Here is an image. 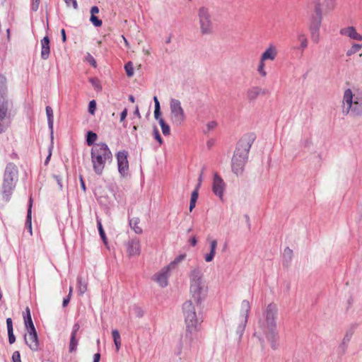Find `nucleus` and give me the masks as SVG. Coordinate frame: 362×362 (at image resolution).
I'll list each match as a JSON object with an SVG mask.
<instances>
[{
  "label": "nucleus",
  "mask_w": 362,
  "mask_h": 362,
  "mask_svg": "<svg viewBox=\"0 0 362 362\" xmlns=\"http://www.w3.org/2000/svg\"><path fill=\"white\" fill-rule=\"evenodd\" d=\"M78 283V291L80 295H83L87 291V284L86 282L82 281V278L78 276L77 278Z\"/></svg>",
  "instance_id": "473e14b6"
},
{
  "label": "nucleus",
  "mask_w": 362,
  "mask_h": 362,
  "mask_svg": "<svg viewBox=\"0 0 362 362\" xmlns=\"http://www.w3.org/2000/svg\"><path fill=\"white\" fill-rule=\"evenodd\" d=\"M160 115H161L160 110H154V117H155L156 119L159 121V119L161 118Z\"/></svg>",
  "instance_id": "e2e57ef3"
},
{
  "label": "nucleus",
  "mask_w": 362,
  "mask_h": 362,
  "mask_svg": "<svg viewBox=\"0 0 362 362\" xmlns=\"http://www.w3.org/2000/svg\"><path fill=\"white\" fill-rule=\"evenodd\" d=\"M9 123V117H0V134L3 133L7 129Z\"/></svg>",
  "instance_id": "f704fd0d"
},
{
  "label": "nucleus",
  "mask_w": 362,
  "mask_h": 362,
  "mask_svg": "<svg viewBox=\"0 0 362 362\" xmlns=\"http://www.w3.org/2000/svg\"><path fill=\"white\" fill-rule=\"evenodd\" d=\"M189 291L192 298L194 300L199 308L202 301L206 298L208 292V287L203 279V274L199 268L192 269L190 275Z\"/></svg>",
  "instance_id": "20e7f679"
},
{
  "label": "nucleus",
  "mask_w": 362,
  "mask_h": 362,
  "mask_svg": "<svg viewBox=\"0 0 362 362\" xmlns=\"http://www.w3.org/2000/svg\"><path fill=\"white\" fill-rule=\"evenodd\" d=\"M67 6L72 5L74 9H78V3L76 0H64Z\"/></svg>",
  "instance_id": "864d4df0"
},
{
  "label": "nucleus",
  "mask_w": 362,
  "mask_h": 362,
  "mask_svg": "<svg viewBox=\"0 0 362 362\" xmlns=\"http://www.w3.org/2000/svg\"><path fill=\"white\" fill-rule=\"evenodd\" d=\"M41 57L42 59H47L50 53L49 38L48 36H45L41 40Z\"/></svg>",
  "instance_id": "aec40b11"
},
{
  "label": "nucleus",
  "mask_w": 362,
  "mask_h": 362,
  "mask_svg": "<svg viewBox=\"0 0 362 362\" xmlns=\"http://www.w3.org/2000/svg\"><path fill=\"white\" fill-rule=\"evenodd\" d=\"M170 270V269H167L166 267H164L159 273L154 275V281H156L161 287H165L168 286V273Z\"/></svg>",
  "instance_id": "f3484780"
},
{
  "label": "nucleus",
  "mask_w": 362,
  "mask_h": 362,
  "mask_svg": "<svg viewBox=\"0 0 362 362\" xmlns=\"http://www.w3.org/2000/svg\"><path fill=\"white\" fill-rule=\"evenodd\" d=\"M93 169L98 175L103 173L107 162L112 160V154L105 143L95 144L90 151Z\"/></svg>",
  "instance_id": "39448f33"
},
{
  "label": "nucleus",
  "mask_w": 362,
  "mask_h": 362,
  "mask_svg": "<svg viewBox=\"0 0 362 362\" xmlns=\"http://www.w3.org/2000/svg\"><path fill=\"white\" fill-rule=\"evenodd\" d=\"M186 257V255L185 254H182V255H178L175 259L174 261H173L168 267H167V269H174L175 267V266L180 263V262H182L183 259H185V258Z\"/></svg>",
  "instance_id": "c9c22d12"
},
{
  "label": "nucleus",
  "mask_w": 362,
  "mask_h": 362,
  "mask_svg": "<svg viewBox=\"0 0 362 362\" xmlns=\"http://www.w3.org/2000/svg\"><path fill=\"white\" fill-rule=\"evenodd\" d=\"M139 222L140 220L139 218H132L129 221V224L130 227L134 230V231L136 234H141L143 232L142 228L139 226Z\"/></svg>",
  "instance_id": "bb28decb"
},
{
  "label": "nucleus",
  "mask_w": 362,
  "mask_h": 362,
  "mask_svg": "<svg viewBox=\"0 0 362 362\" xmlns=\"http://www.w3.org/2000/svg\"><path fill=\"white\" fill-rule=\"evenodd\" d=\"M100 359V353L95 354L94 356H93V362H99Z\"/></svg>",
  "instance_id": "774afa93"
},
{
  "label": "nucleus",
  "mask_w": 362,
  "mask_h": 362,
  "mask_svg": "<svg viewBox=\"0 0 362 362\" xmlns=\"http://www.w3.org/2000/svg\"><path fill=\"white\" fill-rule=\"evenodd\" d=\"M339 33L341 35L347 36L352 40L362 41V35L358 33L354 26L341 28Z\"/></svg>",
  "instance_id": "dca6fc26"
},
{
  "label": "nucleus",
  "mask_w": 362,
  "mask_h": 362,
  "mask_svg": "<svg viewBox=\"0 0 362 362\" xmlns=\"http://www.w3.org/2000/svg\"><path fill=\"white\" fill-rule=\"evenodd\" d=\"M352 332L349 331V332H347L342 340V342L341 344L339 345V350L341 351V354H344L346 349H347V346H348V344L349 342L351 340V338L352 337Z\"/></svg>",
  "instance_id": "a878e982"
},
{
  "label": "nucleus",
  "mask_w": 362,
  "mask_h": 362,
  "mask_svg": "<svg viewBox=\"0 0 362 362\" xmlns=\"http://www.w3.org/2000/svg\"><path fill=\"white\" fill-rule=\"evenodd\" d=\"M342 113L347 115L349 113L354 116L362 115V91L352 92L346 89L343 95Z\"/></svg>",
  "instance_id": "423d86ee"
},
{
  "label": "nucleus",
  "mask_w": 362,
  "mask_h": 362,
  "mask_svg": "<svg viewBox=\"0 0 362 362\" xmlns=\"http://www.w3.org/2000/svg\"><path fill=\"white\" fill-rule=\"evenodd\" d=\"M255 141L253 134L243 136L237 144L231 160L232 171L236 175H241L248 158L249 151Z\"/></svg>",
  "instance_id": "f03ea898"
},
{
  "label": "nucleus",
  "mask_w": 362,
  "mask_h": 362,
  "mask_svg": "<svg viewBox=\"0 0 362 362\" xmlns=\"http://www.w3.org/2000/svg\"><path fill=\"white\" fill-rule=\"evenodd\" d=\"M98 12H99V8L96 6H93L90 9L91 15H95V14L98 13Z\"/></svg>",
  "instance_id": "338daca9"
},
{
  "label": "nucleus",
  "mask_w": 362,
  "mask_h": 362,
  "mask_svg": "<svg viewBox=\"0 0 362 362\" xmlns=\"http://www.w3.org/2000/svg\"><path fill=\"white\" fill-rule=\"evenodd\" d=\"M310 33L312 41L318 43L320 39V31H310Z\"/></svg>",
  "instance_id": "49530a36"
},
{
  "label": "nucleus",
  "mask_w": 362,
  "mask_h": 362,
  "mask_svg": "<svg viewBox=\"0 0 362 362\" xmlns=\"http://www.w3.org/2000/svg\"><path fill=\"white\" fill-rule=\"evenodd\" d=\"M278 313L277 307L275 304L270 303L267 305L264 312L265 320L259 322V327L267 339L271 343L273 349H276V318Z\"/></svg>",
  "instance_id": "7ed1b4c3"
},
{
  "label": "nucleus",
  "mask_w": 362,
  "mask_h": 362,
  "mask_svg": "<svg viewBox=\"0 0 362 362\" xmlns=\"http://www.w3.org/2000/svg\"><path fill=\"white\" fill-rule=\"evenodd\" d=\"M89 81L95 90H100L102 89V86L100 85V81L98 78H90L89 79Z\"/></svg>",
  "instance_id": "c03bdc74"
},
{
  "label": "nucleus",
  "mask_w": 362,
  "mask_h": 362,
  "mask_svg": "<svg viewBox=\"0 0 362 362\" xmlns=\"http://www.w3.org/2000/svg\"><path fill=\"white\" fill-rule=\"evenodd\" d=\"M198 16L202 34L209 35L212 33L213 24L209 9L206 7H201L198 11Z\"/></svg>",
  "instance_id": "1a4fd4ad"
},
{
  "label": "nucleus",
  "mask_w": 362,
  "mask_h": 362,
  "mask_svg": "<svg viewBox=\"0 0 362 362\" xmlns=\"http://www.w3.org/2000/svg\"><path fill=\"white\" fill-rule=\"evenodd\" d=\"M6 78L4 76L0 74V98L6 97Z\"/></svg>",
  "instance_id": "c85d7f7f"
},
{
  "label": "nucleus",
  "mask_w": 362,
  "mask_h": 362,
  "mask_svg": "<svg viewBox=\"0 0 362 362\" xmlns=\"http://www.w3.org/2000/svg\"><path fill=\"white\" fill-rule=\"evenodd\" d=\"M46 115L47 117V123L49 129L51 130V133L53 132V124H54V115L53 110L50 106L46 107Z\"/></svg>",
  "instance_id": "cd10ccee"
},
{
  "label": "nucleus",
  "mask_w": 362,
  "mask_h": 362,
  "mask_svg": "<svg viewBox=\"0 0 362 362\" xmlns=\"http://www.w3.org/2000/svg\"><path fill=\"white\" fill-rule=\"evenodd\" d=\"M96 109V102L95 100H93L90 101L88 105V112L91 115H94Z\"/></svg>",
  "instance_id": "09e8293b"
},
{
  "label": "nucleus",
  "mask_w": 362,
  "mask_h": 362,
  "mask_svg": "<svg viewBox=\"0 0 362 362\" xmlns=\"http://www.w3.org/2000/svg\"><path fill=\"white\" fill-rule=\"evenodd\" d=\"M127 252L129 257L139 255L141 252L140 242L137 238L128 240L126 243Z\"/></svg>",
  "instance_id": "4468645a"
},
{
  "label": "nucleus",
  "mask_w": 362,
  "mask_h": 362,
  "mask_svg": "<svg viewBox=\"0 0 362 362\" xmlns=\"http://www.w3.org/2000/svg\"><path fill=\"white\" fill-rule=\"evenodd\" d=\"M215 254L209 252V253L206 254L204 257V259L206 262H211L214 258Z\"/></svg>",
  "instance_id": "6e6d98bb"
},
{
  "label": "nucleus",
  "mask_w": 362,
  "mask_h": 362,
  "mask_svg": "<svg viewBox=\"0 0 362 362\" xmlns=\"http://www.w3.org/2000/svg\"><path fill=\"white\" fill-rule=\"evenodd\" d=\"M77 335L71 334L70 342L69 346V352L76 351L78 344V339L76 338Z\"/></svg>",
  "instance_id": "7c9ffc66"
},
{
  "label": "nucleus",
  "mask_w": 362,
  "mask_h": 362,
  "mask_svg": "<svg viewBox=\"0 0 362 362\" xmlns=\"http://www.w3.org/2000/svg\"><path fill=\"white\" fill-rule=\"evenodd\" d=\"M269 93V90L265 88H262L259 86H252L247 89L246 95L249 101H255L258 96L264 95Z\"/></svg>",
  "instance_id": "2eb2a0df"
},
{
  "label": "nucleus",
  "mask_w": 362,
  "mask_h": 362,
  "mask_svg": "<svg viewBox=\"0 0 362 362\" xmlns=\"http://www.w3.org/2000/svg\"><path fill=\"white\" fill-rule=\"evenodd\" d=\"M314 11L315 13L314 17H319L322 18V10L321 8V4L319 1H315Z\"/></svg>",
  "instance_id": "a19ab883"
},
{
  "label": "nucleus",
  "mask_w": 362,
  "mask_h": 362,
  "mask_svg": "<svg viewBox=\"0 0 362 362\" xmlns=\"http://www.w3.org/2000/svg\"><path fill=\"white\" fill-rule=\"evenodd\" d=\"M112 335L116 346V350L118 351L121 346V337L119 332L117 329H113L112 331Z\"/></svg>",
  "instance_id": "c756f323"
},
{
  "label": "nucleus",
  "mask_w": 362,
  "mask_h": 362,
  "mask_svg": "<svg viewBox=\"0 0 362 362\" xmlns=\"http://www.w3.org/2000/svg\"><path fill=\"white\" fill-rule=\"evenodd\" d=\"M90 21L95 26V27H100L102 25V21L100 20L97 16L95 15H90Z\"/></svg>",
  "instance_id": "de8ad7c7"
},
{
  "label": "nucleus",
  "mask_w": 362,
  "mask_h": 362,
  "mask_svg": "<svg viewBox=\"0 0 362 362\" xmlns=\"http://www.w3.org/2000/svg\"><path fill=\"white\" fill-rule=\"evenodd\" d=\"M250 310V305L248 300H244L241 303V320L240 323L237 328V333L240 337L243 335L246 324L247 322L248 314Z\"/></svg>",
  "instance_id": "9b49d317"
},
{
  "label": "nucleus",
  "mask_w": 362,
  "mask_h": 362,
  "mask_svg": "<svg viewBox=\"0 0 362 362\" xmlns=\"http://www.w3.org/2000/svg\"><path fill=\"white\" fill-rule=\"evenodd\" d=\"M216 247H217V241L216 240H213L210 243V252L216 254Z\"/></svg>",
  "instance_id": "5fc2aeb1"
},
{
  "label": "nucleus",
  "mask_w": 362,
  "mask_h": 362,
  "mask_svg": "<svg viewBox=\"0 0 362 362\" xmlns=\"http://www.w3.org/2000/svg\"><path fill=\"white\" fill-rule=\"evenodd\" d=\"M337 0H325L324 4L325 9L328 11H332L335 8Z\"/></svg>",
  "instance_id": "ea45409f"
},
{
  "label": "nucleus",
  "mask_w": 362,
  "mask_h": 362,
  "mask_svg": "<svg viewBox=\"0 0 362 362\" xmlns=\"http://www.w3.org/2000/svg\"><path fill=\"white\" fill-rule=\"evenodd\" d=\"M6 326L8 336V342L10 344H13L16 341V337L13 334V322L10 317L6 319Z\"/></svg>",
  "instance_id": "b1692460"
},
{
  "label": "nucleus",
  "mask_w": 362,
  "mask_h": 362,
  "mask_svg": "<svg viewBox=\"0 0 362 362\" xmlns=\"http://www.w3.org/2000/svg\"><path fill=\"white\" fill-rule=\"evenodd\" d=\"M97 226H98V229L100 238H102L104 243L106 244L107 243V238H106L105 231L103 230V226L101 223V220L99 219L98 218H97Z\"/></svg>",
  "instance_id": "4c0bfd02"
},
{
  "label": "nucleus",
  "mask_w": 362,
  "mask_h": 362,
  "mask_svg": "<svg viewBox=\"0 0 362 362\" xmlns=\"http://www.w3.org/2000/svg\"><path fill=\"white\" fill-rule=\"evenodd\" d=\"M97 138H98V136L95 132H93L92 131L88 132V133L86 134L87 145L89 146H92L94 144V142L96 141Z\"/></svg>",
  "instance_id": "72a5a7b5"
},
{
  "label": "nucleus",
  "mask_w": 362,
  "mask_h": 362,
  "mask_svg": "<svg viewBox=\"0 0 362 362\" xmlns=\"http://www.w3.org/2000/svg\"><path fill=\"white\" fill-rule=\"evenodd\" d=\"M128 152L127 151H120L117 155V161L118 171L122 177H125L128 174L129 162H128Z\"/></svg>",
  "instance_id": "9d476101"
},
{
  "label": "nucleus",
  "mask_w": 362,
  "mask_h": 362,
  "mask_svg": "<svg viewBox=\"0 0 362 362\" xmlns=\"http://www.w3.org/2000/svg\"><path fill=\"white\" fill-rule=\"evenodd\" d=\"M40 2V0H32L31 10L33 11H37V9L39 8Z\"/></svg>",
  "instance_id": "603ef678"
},
{
  "label": "nucleus",
  "mask_w": 362,
  "mask_h": 362,
  "mask_svg": "<svg viewBox=\"0 0 362 362\" xmlns=\"http://www.w3.org/2000/svg\"><path fill=\"white\" fill-rule=\"evenodd\" d=\"M79 329H80L79 324L78 322L75 323L73 325L72 331H71V334L77 335V332H78Z\"/></svg>",
  "instance_id": "4d7b16f0"
},
{
  "label": "nucleus",
  "mask_w": 362,
  "mask_h": 362,
  "mask_svg": "<svg viewBox=\"0 0 362 362\" xmlns=\"http://www.w3.org/2000/svg\"><path fill=\"white\" fill-rule=\"evenodd\" d=\"M153 135L154 139L159 143L160 145H161L163 141L161 136L159 133V131L156 126L153 127Z\"/></svg>",
  "instance_id": "37998d69"
},
{
  "label": "nucleus",
  "mask_w": 362,
  "mask_h": 362,
  "mask_svg": "<svg viewBox=\"0 0 362 362\" xmlns=\"http://www.w3.org/2000/svg\"><path fill=\"white\" fill-rule=\"evenodd\" d=\"M196 202H197L196 199H190V203H189V211H192L193 210V209L195 207Z\"/></svg>",
  "instance_id": "0e129e2a"
},
{
  "label": "nucleus",
  "mask_w": 362,
  "mask_h": 362,
  "mask_svg": "<svg viewBox=\"0 0 362 362\" xmlns=\"http://www.w3.org/2000/svg\"><path fill=\"white\" fill-rule=\"evenodd\" d=\"M12 361L13 362H21V354L18 351H16L13 352L12 355Z\"/></svg>",
  "instance_id": "3c124183"
},
{
  "label": "nucleus",
  "mask_w": 362,
  "mask_h": 362,
  "mask_svg": "<svg viewBox=\"0 0 362 362\" xmlns=\"http://www.w3.org/2000/svg\"><path fill=\"white\" fill-rule=\"evenodd\" d=\"M8 101L6 97L0 98V117H9L8 115Z\"/></svg>",
  "instance_id": "5701e85b"
},
{
  "label": "nucleus",
  "mask_w": 362,
  "mask_h": 362,
  "mask_svg": "<svg viewBox=\"0 0 362 362\" xmlns=\"http://www.w3.org/2000/svg\"><path fill=\"white\" fill-rule=\"evenodd\" d=\"M153 100L155 103V110H160V103L158 101L157 96L153 97Z\"/></svg>",
  "instance_id": "680f3d73"
},
{
  "label": "nucleus",
  "mask_w": 362,
  "mask_h": 362,
  "mask_svg": "<svg viewBox=\"0 0 362 362\" xmlns=\"http://www.w3.org/2000/svg\"><path fill=\"white\" fill-rule=\"evenodd\" d=\"M27 332L24 335L25 343L33 351H37L40 350V343L36 329Z\"/></svg>",
  "instance_id": "f8f14e48"
},
{
  "label": "nucleus",
  "mask_w": 362,
  "mask_h": 362,
  "mask_svg": "<svg viewBox=\"0 0 362 362\" xmlns=\"http://www.w3.org/2000/svg\"><path fill=\"white\" fill-rule=\"evenodd\" d=\"M86 59L88 62H89L93 67L96 66V61L94 57L90 54L88 53L86 57Z\"/></svg>",
  "instance_id": "8fccbe9b"
},
{
  "label": "nucleus",
  "mask_w": 362,
  "mask_h": 362,
  "mask_svg": "<svg viewBox=\"0 0 362 362\" xmlns=\"http://www.w3.org/2000/svg\"><path fill=\"white\" fill-rule=\"evenodd\" d=\"M322 18L313 16L309 25L310 31H320Z\"/></svg>",
  "instance_id": "393cba45"
},
{
  "label": "nucleus",
  "mask_w": 362,
  "mask_h": 362,
  "mask_svg": "<svg viewBox=\"0 0 362 362\" xmlns=\"http://www.w3.org/2000/svg\"><path fill=\"white\" fill-rule=\"evenodd\" d=\"M297 40L299 42L300 45L299 46H294L292 47V49H297L300 50L301 53L303 52V51L308 47V40L306 36V35L303 33L300 32L297 33Z\"/></svg>",
  "instance_id": "6ab92c4d"
},
{
  "label": "nucleus",
  "mask_w": 362,
  "mask_h": 362,
  "mask_svg": "<svg viewBox=\"0 0 362 362\" xmlns=\"http://www.w3.org/2000/svg\"><path fill=\"white\" fill-rule=\"evenodd\" d=\"M127 115V109L124 108V110L120 114V122H123Z\"/></svg>",
  "instance_id": "052dcab7"
},
{
  "label": "nucleus",
  "mask_w": 362,
  "mask_h": 362,
  "mask_svg": "<svg viewBox=\"0 0 362 362\" xmlns=\"http://www.w3.org/2000/svg\"><path fill=\"white\" fill-rule=\"evenodd\" d=\"M216 125H217V123L215 121L209 122L206 124L207 131L209 132L211 129H214L216 127Z\"/></svg>",
  "instance_id": "13d9d810"
},
{
  "label": "nucleus",
  "mask_w": 362,
  "mask_h": 362,
  "mask_svg": "<svg viewBox=\"0 0 362 362\" xmlns=\"http://www.w3.org/2000/svg\"><path fill=\"white\" fill-rule=\"evenodd\" d=\"M70 298H71V296H67L66 298H64L63 303H62L63 307H66L69 304V303L70 301Z\"/></svg>",
  "instance_id": "69168bd1"
},
{
  "label": "nucleus",
  "mask_w": 362,
  "mask_h": 362,
  "mask_svg": "<svg viewBox=\"0 0 362 362\" xmlns=\"http://www.w3.org/2000/svg\"><path fill=\"white\" fill-rule=\"evenodd\" d=\"M23 320L25 329L27 331H30L32 329H35L34 324L32 320L30 310L28 307H26L25 312L23 314Z\"/></svg>",
  "instance_id": "412c9836"
},
{
  "label": "nucleus",
  "mask_w": 362,
  "mask_h": 362,
  "mask_svg": "<svg viewBox=\"0 0 362 362\" xmlns=\"http://www.w3.org/2000/svg\"><path fill=\"white\" fill-rule=\"evenodd\" d=\"M18 180V168L13 163L7 164L2 185V193L6 201H9Z\"/></svg>",
  "instance_id": "0eeeda50"
},
{
  "label": "nucleus",
  "mask_w": 362,
  "mask_h": 362,
  "mask_svg": "<svg viewBox=\"0 0 362 362\" xmlns=\"http://www.w3.org/2000/svg\"><path fill=\"white\" fill-rule=\"evenodd\" d=\"M32 206H33V199L32 197L29 199L26 221H25V227L28 229L30 235H32Z\"/></svg>",
  "instance_id": "4be33fe9"
},
{
  "label": "nucleus",
  "mask_w": 362,
  "mask_h": 362,
  "mask_svg": "<svg viewBox=\"0 0 362 362\" xmlns=\"http://www.w3.org/2000/svg\"><path fill=\"white\" fill-rule=\"evenodd\" d=\"M362 48V44H354L350 49L346 51V56L351 57V55L356 54Z\"/></svg>",
  "instance_id": "e433bc0d"
},
{
  "label": "nucleus",
  "mask_w": 362,
  "mask_h": 362,
  "mask_svg": "<svg viewBox=\"0 0 362 362\" xmlns=\"http://www.w3.org/2000/svg\"><path fill=\"white\" fill-rule=\"evenodd\" d=\"M277 49L275 46L271 45L261 55L260 59L262 61L271 60L274 61L277 56Z\"/></svg>",
  "instance_id": "a211bd4d"
},
{
  "label": "nucleus",
  "mask_w": 362,
  "mask_h": 362,
  "mask_svg": "<svg viewBox=\"0 0 362 362\" xmlns=\"http://www.w3.org/2000/svg\"><path fill=\"white\" fill-rule=\"evenodd\" d=\"M170 120L175 127L182 126L186 119L187 115L182 106L180 100L175 98L170 100Z\"/></svg>",
  "instance_id": "6e6552de"
},
{
  "label": "nucleus",
  "mask_w": 362,
  "mask_h": 362,
  "mask_svg": "<svg viewBox=\"0 0 362 362\" xmlns=\"http://www.w3.org/2000/svg\"><path fill=\"white\" fill-rule=\"evenodd\" d=\"M124 69L128 77H132L134 75V66L132 62H128L124 65Z\"/></svg>",
  "instance_id": "58836bf2"
},
{
  "label": "nucleus",
  "mask_w": 362,
  "mask_h": 362,
  "mask_svg": "<svg viewBox=\"0 0 362 362\" xmlns=\"http://www.w3.org/2000/svg\"><path fill=\"white\" fill-rule=\"evenodd\" d=\"M159 124L161 127L162 133L164 136H168L170 134V126L165 122L163 118L159 119Z\"/></svg>",
  "instance_id": "2f4dec72"
},
{
  "label": "nucleus",
  "mask_w": 362,
  "mask_h": 362,
  "mask_svg": "<svg viewBox=\"0 0 362 362\" xmlns=\"http://www.w3.org/2000/svg\"><path fill=\"white\" fill-rule=\"evenodd\" d=\"M292 256L293 250L288 247H286L284 251V258L286 259L288 263L291 260Z\"/></svg>",
  "instance_id": "79ce46f5"
},
{
  "label": "nucleus",
  "mask_w": 362,
  "mask_h": 362,
  "mask_svg": "<svg viewBox=\"0 0 362 362\" xmlns=\"http://www.w3.org/2000/svg\"><path fill=\"white\" fill-rule=\"evenodd\" d=\"M226 189V184L223 180L220 177L218 173H215L213 179L212 191L215 195L223 199L224 191Z\"/></svg>",
  "instance_id": "ddd939ff"
},
{
  "label": "nucleus",
  "mask_w": 362,
  "mask_h": 362,
  "mask_svg": "<svg viewBox=\"0 0 362 362\" xmlns=\"http://www.w3.org/2000/svg\"><path fill=\"white\" fill-rule=\"evenodd\" d=\"M264 62L260 59L257 67V71L262 77H265L267 76V71L264 69Z\"/></svg>",
  "instance_id": "a18cd8bd"
},
{
  "label": "nucleus",
  "mask_w": 362,
  "mask_h": 362,
  "mask_svg": "<svg viewBox=\"0 0 362 362\" xmlns=\"http://www.w3.org/2000/svg\"><path fill=\"white\" fill-rule=\"evenodd\" d=\"M198 189L199 188H197V187H196L195 189L192 192V194H191V199H196L197 200L198 199Z\"/></svg>",
  "instance_id": "bf43d9fd"
},
{
  "label": "nucleus",
  "mask_w": 362,
  "mask_h": 362,
  "mask_svg": "<svg viewBox=\"0 0 362 362\" xmlns=\"http://www.w3.org/2000/svg\"><path fill=\"white\" fill-rule=\"evenodd\" d=\"M182 311L186 331L185 336L180 340L178 354H180L182 348L190 349L197 341V332L202 322L201 313H197L196 308L191 300H187L183 304Z\"/></svg>",
  "instance_id": "f257e3e1"
}]
</instances>
